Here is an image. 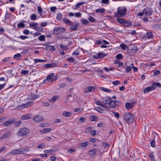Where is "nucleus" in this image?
I'll return each instance as SVG.
<instances>
[{
  "label": "nucleus",
  "mask_w": 161,
  "mask_h": 161,
  "mask_svg": "<svg viewBox=\"0 0 161 161\" xmlns=\"http://www.w3.org/2000/svg\"><path fill=\"white\" fill-rule=\"evenodd\" d=\"M29 129L25 127H23L19 129L17 131L16 135L19 137L26 136L29 132Z\"/></svg>",
  "instance_id": "nucleus-2"
},
{
  "label": "nucleus",
  "mask_w": 161,
  "mask_h": 161,
  "mask_svg": "<svg viewBox=\"0 0 161 161\" xmlns=\"http://www.w3.org/2000/svg\"><path fill=\"white\" fill-rule=\"evenodd\" d=\"M116 102H118V101L117 100H112L111 99V101L109 103V107L111 108H114L116 106Z\"/></svg>",
  "instance_id": "nucleus-18"
},
{
  "label": "nucleus",
  "mask_w": 161,
  "mask_h": 161,
  "mask_svg": "<svg viewBox=\"0 0 161 161\" xmlns=\"http://www.w3.org/2000/svg\"><path fill=\"white\" fill-rule=\"evenodd\" d=\"M103 146L105 148L106 147H107L109 145V144L105 142H103L102 143Z\"/></svg>",
  "instance_id": "nucleus-64"
},
{
  "label": "nucleus",
  "mask_w": 161,
  "mask_h": 161,
  "mask_svg": "<svg viewBox=\"0 0 161 161\" xmlns=\"http://www.w3.org/2000/svg\"><path fill=\"white\" fill-rule=\"evenodd\" d=\"M33 29L35 30L39 31H42L43 30V28L41 27H38L36 26V27H33Z\"/></svg>",
  "instance_id": "nucleus-37"
},
{
  "label": "nucleus",
  "mask_w": 161,
  "mask_h": 161,
  "mask_svg": "<svg viewBox=\"0 0 161 161\" xmlns=\"http://www.w3.org/2000/svg\"><path fill=\"white\" fill-rule=\"evenodd\" d=\"M65 31V28H62L60 27H56L53 29L54 33L57 34H60Z\"/></svg>",
  "instance_id": "nucleus-4"
},
{
  "label": "nucleus",
  "mask_w": 161,
  "mask_h": 161,
  "mask_svg": "<svg viewBox=\"0 0 161 161\" xmlns=\"http://www.w3.org/2000/svg\"><path fill=\"white\" fill-rule=\"evenodd\" d=\"M127 8L125 7H119L118 8L117 12L115 14V17H123L126 14Z\"/></svg>",
  "instance_id": "nucleus-1"
},
{
  "label": "nucleus",
  "mask_w": 161,
  "mask_h": 161,
  "mask_svg": "<svg viewBox=\"0 0 161 161\" xmlns=\"http://www.w3.org/2000/svg\"><path fill=\"white\" fill-rule=\"evenodd\" d=\"M116 58L118 59H121L123 58V56L121 54H119L116 56Z\"/></svg>",
  "instance_id": "nucleus-53"
},
{
  "label": "nucleus",
  "mask_w": 161,
  "mask_h": 161,
  "mask_svg": "<svg viewBox=\"0 0 161 161\" xmlns=\"http://www.w3.org/2000/svg\"><path fill=\"white\" fill-rule=\"evenodd\" d=\"M30 103H26L19 105L15 108V109L19 110H21L25 108L29 107L30 105Z\"/></svg>",
  "instance_id": "nucleus-7"
},
{
  "label": "nucleus",
  "mask_w": 161,
  "mask_h": 161,
  "mask_svg": "<svg viewBox=\"0 0 161 161\" xmlns=\"http://www.w3.org/2000/svg\"><path fill=\"white\" fill-rule=\"evenodd\" d=\"M21 55L20 53H17L15 54L14 57V58L15 59L20 60L21 59Z\"/></svg>",
  "instance_id": "nucleus-30"
},
{
  "label": "nucleus",
  "mask_w": 161,
  "mask_h": 161,
  "mask_svg": "<svg viewBox=\"0 0 161 161\" xmlns=\"http://www.w3.org/2000/svg\"><path fill=\"white\" fill-rule=\"evenodd\" d=\"M71 25L69 27V29L73 31L76 30L77 29L78 27L79 26V24H76L74 25L73 23L72 22V24H70Z\"/></svg>",
  "instance_id": "nucleus-19"
},
{
  "label": "nucleus",
  "mask_w": 161,
  "mask_h": 161,
  "mask_svg": "<svg viewBox=\"0 0 161 161\" xmlns=\"http://www.w3.org/2000/svg\"><path fill=\"white\" fill-rule=\"evenodd\" d=\"M103 103L105 104H108L111 100V98L107 96L106 97H103L102 98Z\"/></svg>",
  "instance_id": "nucleus-8"
},
{
  "label": "nucleus",
  "mask_w": 161,
  "mask_h": 161,
  "mask_svg": "<svg viewBox=\"0 0 161 161\" xmlns=\"http://www.w3.org/2000/svg\"><path fill=\"white\" fill-rule=\"evenodd\" d=\"M38 24L36 22H32L30 23L29 26L31 28H33V27H36V26L38 25Z\"/></svg>",
  "instance_id": "nucleus-34"
},
{
  "label": "nucleus",
  "mask_w": 161,
  "mask_h": 161,
  "mask_svg": "<svg viewBox=\"0 0 161 161\" xmlns=\"http://www.w3.org/2000/svg\"><path fill=\"white\" fill-rule=\"evenodd\" d=\"M63 20L66 24H69V25L72 24V22L68 19L64 18L63 19Z\"/></svg>",
  "instance_id": "nucleus-35"
},
{
  "label": "nucleus",
  "mask_w": 161,
  "mask_h": 161,
  "mask_svg": "<svg viewBox=\"0 0 161 161\" xmlns=\"http://www.w3.org/2000/svg\"><path fill=\"white\" fill-rule=\"evenodd\" d=\"M31 115L29 114H26L22 116L21 119L23 120H26L29 119L31 118Z\"/></svg>",
  "instance_id": "nucleus-24"
},
{
  "label": "nucleus",
  "mask_w": 161,
  "mask_h": 161,
  "mask_svg": "<svg viewBox=\"0 0 161 161\" xmlns=\"http://www.w3.org/2000/svg\"><path fill=\"white\" fill-rule=\"evenodd\" d=\"M15 126L17 127L19 125H20L21 123V121L20 120H19L17 121H15Z\"/></svg>",
  "instance_id": "nucleus-57"
},
{
  "label": "nucleus",
  "mask_w": 161,
  "mask_h": 161,
  "mask_svg": "<svg viewBox=\"0 0 161 161\" xmlns=\"http://www.w3.org/2000/svg\"><path fill=\"white\" fill-rule=\"evenodd\" d=\"M54 75V73H52L51 74H50L48 75H47V76L46 79L44 80V81L43 82V84H47L50 81V79L51 78V76H53Z\"/></svg>",
  "instance_id": "nucleus-15"
},
{
  "label": "nucleus",
  "mask_w": 161,
  "mask_h": 161,
  "mask_svg": "<svg viewBox=\"0 0 161 161\" xmlns=\"http://www.w3.org/2000/svg\"><path fill=\"white\" fill-rule=\"evenodd\" d=\"M81 21L83 24L85 25H87L89 23V22L88 21V20L86 19H82L81 20Z\"/></svg>",
  "instance_id": "nucleus-46"
},
{
  "label": "nucleus",
  "mask_w": 161,
  "mask_h": 161,
  "mask_svg": "<svg viewBox=\"0 0 161 161\" xmlns=\"http://www.w3.org/2000/svg\"><path fill=\"white\" fill-rule=\"evenodd\" d=\"M131 67L130 66H127L126 68V70L127 72H129L131 70Z\"/></svg>",
  "instance_id": "nucleus-62"
},
{
  "label": "nucleus",
  "mask_w": 161,
  "mask_h": 161,
  "mask_svg": "<svg viewBox=\"0 0 161 161\" xmlns=\"http://www.w3.org/2000/svg\"><path fill=\"white\" fill-rule=\"evenodd\" d=\"M34 61H35V63H36L38 62H46L47 61L46 60H42L41 59H34Z\"/></svg>",
  "instance_id": "nucleus-43"
},
{
  "label": "nucleus",
  "mask_w": 161,
  "mask_h": 161,
  "mask_svg": "<svg viewBox=\"0 0 161 161\" xmlns=\"http://www.w3.org/2000/svg\"><path fill=\"white\" fill-rule=\"evenodd\" d=\"M62 16V15L61 13H58L57 16V19L58 20H59L61 19Z\"/></svg>",
  "instance_id": "nucleus-47"
},
{
  "label": "nucleus",
  "mask_w": 161,
  "mask_h": 161,
  "mask_svg": "<svg viewBox=\"0 0 161 161\" xmlns=\"http://www.w3.org/2000/svg\"><path fill=\"white\" fill-rule=\"evenodd\" d=\"M97 151L94 149L90 150L89 152V154L90 156L92 157H93L96 153Z\"/></svg>",
  "instance_id": "nucleus-23"
},
{
  "label": "nucleus",
  "mask_w": 161,
  "mask_h": 161,
  "mask_svg": "<svg viewBox=\"0 0 161 161\" xmlns=\"http://www.w3.org/2000/svg\"><path fill=\"white\" fill-rule=\"evenodd\" d=\"M124 118L127 123H132L135 120L134 115L130 113H125L124 115Z\"/></svg>",
  "instance_id": "nucleus-3"
},
{
  "label": "nucleus",
  "mask_w": 161,
  "mask_h": 161,
  "mask_svg": "<svg viewBox=\"0 0 161 161\" xmlns=\"http://www.w3.org/2000/svg\"><path fill=\"white\" fill-rule=\"evenodd\" d=\"M11 135V133L9 131H8L6 133L3 134L0 137L1 140H2L8 137H9Z\"/></svg>",
  "instance_id": "nucleus-13"
},
{
  "label": "nucleus",
  "mask_w": 161,
  "mask_h": 161,
  "mask_svg": "<svg viewBox=\"0 0 161 161\" xmlns=\"http://www.w3.org/2000/svg\"><path fill=\"white\" fill-rule=\"evenodd\" d=\"M114 63L116 64H119V67H120L123 65L122 63L118 60H115L114 61Z\"/></svg>",
  "instance_id": "nucleus-44"
},
{
  "label": "nucleus",
  "mask_w": 161,
  "mask_h": 161,
  "mask_svg": "<svg viewBox=\"0 0 161 161\" xmlns=\"http://www.w3.org/2000/svg\"><path fill=\"white\" fill-rule=\"evenodd\" d=\"M83 108H78L76 109H75L74 110V111L75 112H80V111H82L83 110Z\"/></svg>",
  "instance_id": "nucleus-56"
},
{
  "label": "nucleus",
  "mask_w": 161,
  "mask_h": 161,
  "mask_svg": "<svg viewBox=\"0 0 161 161\" xmlns=\"http://www.w3.org/2000/svg\"><path fill=\"white\" fill-rule=\"evenodd\" d=\"M59 98V97L57 96H53L51 99V101L52 102H55Z\"/></svg>",
  "instance_id": "nucleus-39"
},
{
  "label": "nucleus",
  "mask_w": 161,
  "mask_h": 161,
  "mask_svg": "<svg viewBox=\"0 0 161 161\" xmlns=\"http://www.w3.org/2000/svg\"><path fill=\"white\" fill-rule=\"evenodd\" d=\"M88 20L92 22H96V20L92 16H90L88 18Z\"/></svg>",
  "instance_id": "nucleus-41"
},
{
  "label": "nucleus",
  "mask_w": 161,
  "mask_h": 161,
  "mask_svg": "<svg viewBox=\"0 0 161 161\" xmlns=\"http://www.w3.org/2000/svg\"><path fill=\"white\" fill-rule=\"evenodd\" d=\"M130 48H131V51L132 53H135L138 50L137 46H132L131 47H129V49H130Z\"/></svg>",
  "instance_id": "nucleus-26"
},
{
  "label": "nucleus",
  "mask_w": 161,
  "mask_h": 161,
  "mask_svg": "<svg viewBox=\"0 0 161 161\" xmlns=\"http://www.w3.org/2000/svg\"><path fill=\"white\" fill-rule=\"evenodd\" d=\"M39 97V95L34 93H31L29 96V98H30L32 100H34Z\"/></svg>",
  "instance_id": "nucleus-17"
},
{
  "label": "nucleus",
  "mask_w": 161,
  "mask_h": 161,
  "mask_svg": "<svg viewBox=\"0 0 161 161\" xmlns=\"http://www.w3.org/2000/svg\"><path fill=\"white\" fill-rule=\"evenodd\" d=\"M58 150L57 149H50L49 150H45L44 151V152L45 153H52V152H54L56 151H57Z\"/></svg>",
  "instance_id": "nucleus-28"
},
{
  "label": "nucleus",
  "mask_w": 161,
  "mask_h": 161,
  "mask_svg": "<svg viewBox=\"0 0 161 161\" xmlns=\"http://www.w3.org/2000/svg\"><path fill=\"white\" fill-rule=\"evenodd\" d=\"M85 118L83 117H80L79 118V121L80 122H84L85 120Z\"/></svg>",
  "instance_id": "nucleus-63"
},
{
  "label": "nucleus",
  "mask_w": 161,
  "mask_h": 161,
  "mask_svg": "<svg viewBox=\"0 0 161 161\" xmlns=\"http://www.w3.org/2000/svg\"><path fill=\"white\" fill-rule=\"evenodd\" d=\"M10 16V13L8 12L7 11L4 17V19L5 20H7Z\"/></svg>",
  "instance_id": "nucleus-45"
},
{
  "label": "nucleus",
  "mask_w": 161,
  "mask_h": 161,
  "mask_svg": "<svg viewBox=\"0 0 161 161\" xmlns=\"http://www.w3.org/2000/svg\"><path fill=\"white\" fill-rule=\"evenodd\" d=\"M21 148L18 149H16L12 150L10 152V153L13 155L15 154H21Z\"/></svg>",
  "instance_id": "nucleus-14"
},
{
  "label": "nucleus",
  "mask_w": 161,
  "mask_h": 161,
  "mask_svg": "<svg viewBox=\"0 0 161 161\" xmlns=\"http://www.w3.org/2000/svg\"><path fill=\"white\" fill-rule=\"evenodd\" d=\"M120 47L123 50H125L127 48V46L124 44H121L120 45Z\"/></svg>",
  "instance_id": "nucleus-50"
},
{
  "label": "nucleus",
  "mask_w": 161,
  "mask_h": 161,
  "mask_svg": "<svg viewBox=\"0 0 161 161\" xmlns=\"http://www.w3.org/2000/svg\"><path fill=\"white\" fill-rule=\"evenodd\" d=\"M144 15L146 16H150L152 14L153 12V10L151 8L149 7H146L143 10Z\"/></svg>",
  "instance_id": "nucleus-6"
},
{
  "label": "nucleus",
  "mask_w": 161,
  "mask_h": 161,
  "mask_svg": "<svg viewBox=\"0 0 161 161\" xmlns=\"http://www.w3.org/2000/svg\"><path fill=\"white\" fill-rule=\"evenodd\" d=\"M28 71L27 70H22L21 71V73L22 74L26 75L28 73Z\"/></svg>",
  "instance_id": "nucleus-61"
},
{
  "label": "nucleus",
  "mask_w": 161,
  "mask_h": 161,
  "mask_svg": "<svg viewBox=\"0 0 161 161\" xmlns=\"http://www.w3.org/2000/svg\"><path fill=\"white\" fill-rule=\"evenodd\" d=\"M17 26L19 28H24L25 27V25L22 22H20L17 25Z\"/></svg>",
  "instance_id": "nucleus-49"
},
{
  "label": "nucleus",
  "mask_w": 161,
  "mask_h": 161,
  "mask_svg": "<svg viewBox=\"0 0 161 161\" xmlns=\"http://www.w3.org/2000/svg\"><path fill=\"white\" fill-rule=\"evenodd\" d=\"M100 88L102 91L107 92H111V90L110 89L107 88L101 87Z\"/></svg>",
  "instance_id": "nucleus-38"
},
{
  "label": "nucleus",
  "mask_w": 161,
  "mask_h": 161,
  "mask_svg": "<svg viewBox=\"0 0 161 161\" xmlns=\"http://www.w3.org/2000/svg\"><path fill=\"white\" fill-rule=\"evenodd\" d=\"M95 12L97 13H103L105 11L104 8H99L95 10Z\"/></svg>",
  "instance_id": "nucleus-33"
},
{
  "label": "nucleus",
  "mask_w": 161,
  "mask_h": 161,
  "mask_svg": "<svg viewBox=\"0 0 161 161\" xmlns=\"http://www.w3.org/2000/svg\"><path fill=\"white\" fill-rule=\"evenodd\" d=\"M120 83L119 80H117L115 81H114L112 82V84L114 85H117L120 84Z\"/></svg>",
  "instance_id": "nucleus-59"
},
{
  "label": "nucleus",
  "mask_w": 161,
  "mask_h": 161,
  "mask_svg": "<svg viewBox=\"0 0 161 161\" xmlns=\"http://www.w3.org/2000/svg\"><path fill=\"white\" fill-rule=\"evenodd\" d=\"M30 18L31 20H34L36 18V16L35 14H33L31 16Z\"/></svg>",
  "instance_id": "nucleus-48"
},
{
  "label": "nucleus",
  "mask_w": 161,
  "mask_h": 161,
  "mask_svg": "<svg viewBox=\"0 0 161 161\" xmlns=\"http://www.w3.org/2000/svg\"><path fill=\"white\" fill-rule=\"evenodd\" d=\"M131 22L130 21H127L125 20L124 24H123V25H124L125 26H129L131 25Z\"/></svg>",
  "instance_id": "nucleus-31"
},
{
  "label": "nucleus",
  "mask_w": 161,
  "mask_h": 161,
  "mask_svg": "<svg viewBox=\"0 0 161 161\" xmlns=\"http://www.w3.org/2000/svg\"><path fill=\"white\" fill-rule=\"evenodd\" d=\"M16 121V119H11L9 120L3 122L2 125L5 126H8L11 125L13 124L15 121Z\"/></svg>",
  "instance_id": "nucleus-5"
},
{
  "label": "nucleus",
  "mask_w": 161,
  "mask_h": 161,
  "mask_svg": "<svg viewBox=\"0 0 161 161\" xmlns=\"http://www.w3.org/2000/svg\"><path fill=\"white\" fill-rule=\"evenodd\" d=\"M21 154H25L30 150L28 147L25 148H21Z\"/></svg>",
  "instance_id": "nucleus-25"
},
{
  "label": "nucleus",
  "mask_w": 161,
  "mask_h": 161,
  "mask_svg": "<svg viewBox=\"0 0 161 161\" xmlns=\"http://www.w3.org/2000/svg\"><path fill=\"white\" fill-rule=\"evenodd\" d=\"M94 90V88L92 86H88L85 89V93H88L89 92H92Z\"/></svg>",
  "instance_id": "nucleus-20"
},
{
  "label": "nucleus",
  "mask_w": 161,
  "mask_h": 161,
  "mask_svg": "<svg viewBox=\"0 0 161 161\" xmlns=\"http://www.w3.org/2000/svg\"><path fill=\"white\" fill-rule=\"evenodd\" d=\"M72 113L70 112L63 111L62 113L63 115L66 117H70L72 115Z\"/></svg>",
  "instance_id": "nucleus-27"
},
{
  "label": "nucleus",
  "mask_w": 161,
  "mask_h": 161,
  "mask_svg": "<svg viewBox=\"0 0 161 161\" xmlns=\"http://www.w3.org/2000/svg\"><path fill=\"white\" fill-rule=\"evenodd\" d=\"M113 113L117 118H118L119 117V114L118 113L113 112Z\"/></svg>",
  "instance_id": "nucleus-60"
},
{
  "label": "nucleus",
  "mask_w": 161,
  "mask_h": 161,
  "mask_svg": "<svg viewBox=\"0 0 161 161\" xmlns=\"http://www.w3.org/2000/svg\"><path fill=\"white\" fill-rule=\"evenodd\" d=\"M44 67H45L47 68H52L53 67H57V64L55 63L47 64L44 65Z\"/></svg>",
  "instance_id": "nucleus-22"
},
{
  "label": "nucleus",
  "mask_w": 161,
  "mask_h": 161,
  "mask_svg": "<svg viewBox=\"0 0 161 161\" xmlns=\"http://www.w3.org/2000/svg\"><path fill=\"white\" fill-rule=\"evenodd\" d=\"M88 145L87 142H85L81 143V147L83 148L86 147Z\"/></svg>",
  "instance_id": "nucleus-54"
},
{
  "label": "nucleus",
  "mask_w": 161,
  "mask_h": 161,
  "mask_svg": "<svg viewBox=\"0 0 161 161\" xmlns=\"http://www.w3.org/2000/svg\"><path fill=\"white\" fill-rule=\"evenodd\" d=\"M135 104V103H127L125 104V107L127 109L129 110L132 108L134 107V106Z\"/></svg>",
  "instance_id": "nucleus-16"
},
{
  "label": "nucleus",
  "mask_w": 161,
  "mask_h": 161,
  "mask_svg": "<svg viewBox=\"0 0 161 161\" xmlns=\"http://www.w3.org/2000/svg\"><path fill=\"white\" fill-rule=\"evenodd\" d=\"M44 117L40 115L35 116L33 119V120L35 122H42L43 119Z\"/></svg>",
  "instance_id": "nucleus-10"
},
{
  "label": "nucleus",
  "mask_w": 161,
  "mask_h": 161,
  "mask_svg": "<svg viewBox=\"0 0 161 161\" xmlns=\"http://www.w3.org/2000/svg\"><path fill=\"white\" fill-rule=\"evenodd\" d=\"M52 130V129L50 128L43 129L41 130L42 133L49 132Z\"/></svg>",
  "instance_id": "nucleus-29"
},
{
  "label": "nucleus",
  "mask_w": 161,
  "mask_h": 161,
  "mask_svg": "<svg viewBox=\"0 0 161 161\" xmlns=\"http://www.w3.org/2000/svg\"><path fill=\"white\" fill-rule=\"evenodd\" d=\"M46 50L47 51H49L51 52L55 51L54 46L51 45H47L46 47Z\"/></svg>",
  "instance_id": "nucleus-21"
},
{
  "label": "nucleus",
  "mask_w": 161,
  "mask_h": 161,
  "mask_svg": "<svg viewBox=\"0 0 161 161\" xmlns=\"http://www.w3.org/2000/svg\"><path fill=\"white\" fill-rule=\"evenodd\" d=\"M95 109L96 110H97L99 112H100V111H102L103 110V109H102V108L98 106H97L95 107Z\"/></svg>",
  "instance_id": "nucleus-58"
},
{
  "label": "nucleus",
  "mask_w": 161,
  "mask_h": 161,
  "mask_svg": "<svg viewBox=\"0 0 161 161\" xmlns=\"http://www.w3.org/2000/svg\"><path fill=\"white\" fill-rule=\"evenodd\" d=\"M149 157L151 160L153 161H156V160L155 159L154 156L153 154H151L149 155Z\"/></svg>",
  "instance_id": "nucleus-52"
},
{
  "label": "nucleus",
  "mask_w": 161,
  "mask_h": 161,
  "mask_svg": "<svg viewBox=\"0 0 161 161\" xmlns=\"http://www.w3.org/2000/svg\"><path fill=\"white\" fill-rule=\"evenodd\" d=\"M38 39L40 41H44L45 40V37L44 35H41L39 37Z\"/></svg>",
  "instance_id": "nucleus-40"
},
{
  "label": "nucleus",
  "mask_w": 161,
  "mask_h": 161,
  "mask_svg": "<svg viewBox=\"0 0 161 161\" xmlns=\"http://www.w3.org/2000/svg\"><path fill=\"white\" fill-rule=\"evenodd\" d=\"M153 86H154L155 87H156V86H157L159 87H160L161 86V85L158 82H157L156 83L154 82L153 83Z\"/></svg>",
  "instance_id": "nucleus-55"
},
{
  "label": "nucleus",
  "mask_w": 161,
  "mask_h": 161,
  "mask_svg": "<svg viewBox=\"0 0 161 161\" xmlns=\"http://www.w3.org/2000/svg\"><path fill=\"white\" fill-rule=\"evenodd\" d=\"M90 120L92 121H95L97 119V117L95 115L92 116L90 118Z\"/></svg>",
  "instance_id": "nucleus-42"
},
{
  "label": "nucleus",
  "mask_w": 161,
  "mask_h": 161,
  "mask_svg": "<svg viewBox=\"0 0 161 161\" xmlns=\"http://www.w3.org/2000/svg\"><path fill=\"white\" fill-rule=\"evenodd\" d=\"M85 3L84 2H81L77 3L75 6V8L76 9H78L80 6Z\"/></svg>",
  "instance_id": "nucleus-36"
},
{
  "label": "nucleus",
  "mask_w": 161,
  "mask_h": 161,
  "mask_svg": "<svg viewBox=\"0 0 161 161\" xmlns=\"http://www.w3.org/2000/svg\"><path fill=\"white\" fill-rule=\"evenodd\" d=\"M156 87H155L154 86H151L149 87H148L147 88H145L143 90V92L145 93L148 92H149L154 90L156 89Z\"/></svg>",
  "instance_id": "nucleus-11"
},
{
  "label": "nucleus",
  "mask_w": 161,
  "mask_h": 161,
  "mask_svg": "<svg viewBox=\"0 0 161 161\" xmlns=\"http://www.w3.org/2000/svg\"><path fill=\"white\" fill-rule=\"evenodd\" d=\"M146 36H144L143 38L145 39L147 38L152 39L153 38V35L152 32H147L146 33Z\"/></svg>",
  "instance_id": "nucleus-12"
},
{
  "label": "nucleus",
  "mask_w": 161,
  "mask_h": 161,
  "mask_svg": "<svg viewBox=\"0 0 161 161\" xmlns=\"http://www.w3.org/2000/svg\"><path fill=\"white\" fill-rule=\"evenodd\" d=\"M125 19H124L118 18L116 19V20L118 21V22L121 24L122 25L124 23V22Z\"/></svg>",
  "instance_id": "nucleus-32"
},
{
  "label": "nucleus",
  "mask_w": 161,
  "mask_h": 161,
  "mask_svg": "<svg viewBox=\"0 0 161 161\" xmlns=\"http://www.w3.org/2000/svg\"><path fill=\"white\" fill-rule=\"evenodd\" d=\"M107 55V54H106L103 53H98L96 55L94 56V58L96 59H99L104 58Z\"/></svg>",
  "instance_id": "nucleus-9"
},
{
  "label": "nucleus",
  "mask_w": 161,
  "mask_h": 161,
  "mask_svg": "<svg viewBox=\"0 0 161 161\" xmlns=\"http://www.w3.org/2000/svg\"><path fill=\"white\" fill-rule=\"evenodd\" d=\"M51 76V78L50 79V80H51L52 82L56 80L57 79V76Z\"/></svg>",
  "instance_id": "nucleus-51"
}]
</instances>
